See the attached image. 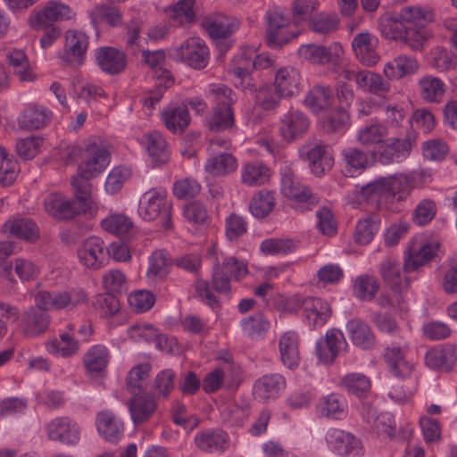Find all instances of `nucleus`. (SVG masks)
Listing matches in <instances>:
<instances>
[{
    "mask_svg": "<svg viewBox=\"0 0 457 457\" xmlns=\"http://www.w3.org/2000/svg\"><path fill=\"white\" fill-rule=\"evenodd\" d=\"M87 300L88 295L86 291L79 287L70 290L38 292L35 295V303L37 309L30 307L22 313L19 322V328L26 337H37L45 333L49 326V315L45 311H73L86 303Z\"/></svg>",
    "mask_w": 457,
    "mask_h": 457,
    "instance_id": "obj_1",
    "label": "nucleus"
},
{
    "mask_svg": "<svg viewBox=\"0 0 457 457\" xmlns=\"http://www.w3.org/2000/svg\"><path fill=\"white\" fill-rule=\"evenodd\" d=\"M416 186L412 174L378 178L361 187L360 195L366 203L380 209L397 211V203L405 201Z\"/></svg>",
    "mask_w": 457,
    "mask_h": 457,
    "instance_id": "obj_2",
    "label": "nucleus"
},
{
    "mask_svg": "<svg viewBox=\"0 0 457 457\" xmlns=\"http://www.w3.org/2000/svg\"><path fill=\"white\" fill-rule=\"evenodd\" d=\"M111 154L106 145L99 138L86 140V152L78 167V175L71 179L75 196L84 204L90 202V179L97 177L109 165Z\"/></svg>",
    "mask_w": 457,
    "mask_h": 457,
    "instance_id": "obj_3",
    "label": "nucleus"
},
{
    "mask_svg": "<svg viewBox=\"0 0 457 457\" xmlns=\"http://www.w3.org/2000/svg\"><path fill=\"white\" fill-rule=\"evenodd\" d=\"M378 29L381 36L391 41L403 42L413 50H420L426 40L423 32L411 29L399 19V12H386L378 19Z\"/></svg>",
    "mask_w": 457,
    "mask_h": 457,
    "instance_id": "obj_4",
    "label": "nucleus"
},
{
    "mask_svg": "<svg viewBox=\"0 0 457 457\" xmlns=\"http://www.w3.org/2000/svg\"><path fill=\"white\" fill-rule=\"evenodd\" d=\"M166 189L162 187L151 188L140 197L137 212L146 221L161 218L162 227L168 230L171 228V202L167 198Z\"/></svg>",
    "mask_w": 457,
    "mask_h": 457,
    "instance_id": "obj_5",
    "label": "nucleus"
},
{
    "mask_svg": "<svg viewBox=\"0 0 457 457\" xmlns=\"http://www.w3.org/2000/svg\"><path fill=\"white\" fill-rule=\"evenodd\" d=\"M266 42L271 48H280L299 35L290 24V19L281 7H274L267 11Z\"/></svg>",
    "mask_w": 457,
    "mask_h": 457,
    "instance_id": "obj_6",
    "label": "nucleus"
},
{
    "mask_svg": "<svg viewBox=\"0 0 457 457\" xmlns=\"http://www.w3.org/2000/svg\"><path fill=\"white\" fill-rule=\"evenodd\" d=\"M281 192L292 201V208L300 212L312 210L319 203V198L312 189L302 184L290 170L281 175Z\"/></svg>",
    "mask_w": 457,
    "mask_h": 457,
    "instance_id": "obj_7",
    "label": "nucleus"
},
{
    "mask_svg": "<svg viewBox=\"0 0 457 457\" xmlns=\"http://www.w3.org/2000/svg\"><path fill=\"white\" fill-rule=\"evenodd\" d=\"M248 274V263L245 260L235 256L225 257L221 263L213 268L212 286L219 293L230 290V280H241Z\"/></svg>",
    "mask_w": 457,
    "mask_h": 457,
    "instance_id": "obj_8",
    "label": "nucleus"
},
{
    "mask_svg": "<svg viewBox=\"0 0 457 457\" xmlns=\"http://www.w3.org/2000/svg\"><path fill=\"white\" fill-rule=\"evenodd\" d=\"M440 248V243L436 240H428L423 237H416L409 243L404 254V272L417 270L431 262Z\"/></svg>",
    "mask_w": 457,
    "mask_h": 457,
    "instance_id": "obj_9",
    "label": "nucleus"
},
{
    "mask_svg": "<svg viewBox=\"0 0 457 457\" xmlns=\"http://www.w3.org/2000/svg\"><path fill=\"white\" fill-rule=\"evenodd\" d=\"M92 200L88 204H84L76 196L75 200L65 197L61 193H51L44 201L46 212L52 217L58 220H71L81 212L91 209Z\"/></svg>",
    "mask_w": 457,
    "mask_h": 457,
    "instance_id": "obj_10",
    "label": "nucleus"
},
{
    "mask_svg": "<svg viewBox=\"0 0 457 457\" xmlns=\"http://www.w3.org/2000/svg\"><path fill=\"white\" fill-rule=\"evenodd\" d=\"M410 347L407 342L392 343L383 353V359L390 373L398 378H409L414 369V364L409 360Z\"/></svg>",
    "mask_w": 457,
    "mask_h": 457,
    "instance_id": "obj_11",
    "label": "nucleus"
},
{
    "mask_svg": "<svg viewBox=\"0 0 457 457\" xmlns=\"http://www.w3.org/2000/svg\"><path fill=\"white\" fill-rule=\"evenodd\" d=\"M330 450L341 457H361L364 448L356 436L338 428H329L325 436Z\"/></svg>",
    "mask_w": 457,
    "mask_h": 457,
    "instance_id": "obj_12",
    "label": "nucleus"
},
{
    "mask_svg": "<svg viewBox=\"0 0 457 457\" xmlns=\"http://www.w3.org/2000/svg\"><path fill=\"white\" fill-rule=\"evenodd\" d=\"M311 121L300 110L291 108L284 113L278 124V132L282 139L292 143L301 138L309 129Z\"/></svg>",
    "mask_w": 457,
    "mask_h": 457,
    "instance_id": "obj_13",
    "label": "nucleus"
},
{
    "mask_svg": "<svg viewBox=\"0 0 457 457\" xmlns=\"http://www.w3.org/2000/svg\"><path fill=\"white\" fill-rule=\"evenodd\" d=\"M347 347L348 344L343 332L337 328H330L324 337L317 341L316 356L320 362L326 365L331 364L338 354Z\"/></svg>",
    "mask_w": 457,
    "mask_h": 457,
    "instance_id": "obj_14",
    "label": "nucleus"
},
{
    "mask_svg": "<svg viewBox=\"0 0 457 457\" xmlns=\"http://www.w3.org/2000/svg\"><path fill=\"white\" fill-rule=\"evenodd\" d=\"M176 58L186 62L195 69H204L209 59V50L205 42L197 37L186 39L179 47L173 50Z\"/></svg>",
    "mask_w": 457,
    "mask_h": 457,
    "instance_id": "obj_15",
    "label": "nucleus"
},
{
    "mask_svg": "<svg viewBox=\"0 0 457 457\" xmlns=\"http://www.w3.org/2000/svg\"><path fill=\"white\" fill-rule=\"evenodd\" d=\"M300 154L308 161L312 173L316 176L325 174L334 164L330 147L323 144H307L300 149Z\"/></svg>",
    "mask_w": 457,
    "mask_h": 457,
    "instance_id": "obj_16",
    "label": "nucleus"
},
{
    "mask_svg": "<svg viewBox=\"0 0 457 457\" xmlns=\"http://www.w3.org/2000/svg\"><path fill=\"white\" fill-rule=\"evenodd\" d=\"M47 438L67 445H76L80 440V429L69 417H58L46 426Z\"/></svg>",
    "mask_w": 457,
    "mask_h": 457,
    "instance_id": "obj_17",
    "label": "nucleus"
},
{
    "mask_svg": "<svg viewBox=\"0 0 457 457\" xmlns=\"http://www.w3.org/2000/svg\"><path fill=\"white\" fill-rule=\"evenodd\" d=\"M74 15L75 12L69 5L58 1H50L30 18L29 23L32 28L40 29L55 21L71 20Z\"/></svg>",
    "mask_w": 457,
    "mask_h": 457,
    "instance_id": "obj_18",
    "label": "nucleus"
},
{
    "mask_svg": "<svg viewBox=\"0 0 457 457\" xmlns=\"http://www.w3.org/2000/svg\"><path fill=\"white\" fill-rule=\"evenodd\" d=\"M78 258L79 262L87 269H101L107 260L104 241L98 237L85 239L78 248Z\"/></svg>",
    "mask_w": 457,
    "mask_h": 457,
    "instance_id": "obj_19",
    "label": "nucleus"
},
{
    "mask_svg": "<svg viewBox=\"0 0 457 457\" xmlns=\"http://www.w3.org/2000/svg\"><path fill=\"white\" fill-rule=\"evenodd\" d=\"M415 145V137L412 133L405 137H392L386 144L381 145L379 151V161L383 164L401 162L407 159Z\"/></svg>",
    "mask_w": 457,
    "mask_h": 457,
    "instance_id": "obj_20",
    "label": "nucleus"
},
{
    "mask_svg": "<svg viewBox=\"0 0 457 457\" xmlns=\"http://www.w3.org/2000/svg\"><path fill=\"white\" fill-rule=\"evenodd\" d=\"M378 45V37L368 30L357 33L352 40V48L356 58L367 67L374 66L379 61Z\"/></svg>",
    "mask_w": 457,
    "mask_h": 457,
    "instance_id": "obj_21",
    "label": "nucleus"
},
{
    "mask_svg": "<svg viewBox=\"0 0 457 457\" xmlns=\"http://www.w3.org/2000/svg\"><path fill=\"white\" fill-rule=\"evenodd\" d=\"M273 85L282 96L291 98L301 90V73L290 65L279 67L275 71Z\"/></svg>",
    "mask_w": 457,
    "mask_h": 457,
    "instance_id": "obj_22",
    "label": "nucleus"
},
{
    "mask_svg": "<svg viewBox=\"0 0 457 457\" xmlns=\"http://www.w3.org/2000/svg\"><path fill=\"white\" fill-rule=\"evenodd\" d=\"M95 59L99 69L109 75L122 72L127 66V57L117 48L104 46L95 51Z\"/></svg>",
    "mask_w": 457,
    "mask_h": 457,
    "instance_id": "obj_23",
    "label": "nucleus"
},
{
    "mask_svg": "<svg viewBox=\"0 0 457 457\" xmlns=\"http://www.w3.org/2000/svg\"><path fill=\"white\" fill-rule=\"evenodd\" d=\"M286 378L278 373L263 375L258 378L253 387V395L259 401L278 398L286 389Z\"/></svg>",
    "mask_w": 457,
    "mask_h": 457,
    "instance_id": "obj_24",
    "label": "nucleus"
},
{
    "mask_svg": "<svg viewBox=\"0 0 457 457\" xmlns=\"http://www.w3.org/2000/svg\"><path fill=\"white\" fill-rule=\"evenodd\" d=\"M302 309L303 320L312 329L323 327L331 315L328 303L317 297L303 299Z\"/></svg>",
    "mask_w": 457,
    "mask_h": 457,
    "instance_id": "obj_25",
    "label": "nucleus"
},
{
    "mask_svg": "<svg viewBox=\"0 0 457 457\" xmlns=\"http://www.w3.org/2000/svg\"><path fill=\"white\" fill-rule=\"evenodd\" d=\"M88 47V37L79 30L70 29L65 35L63 62L69 64L80 65Z\"/></svg>",
    "mask_w": 457,
    "mask_h": 457,
    "instance_id": "obj_26",
    "label": "nucleus"
},
{
    "mask_svg": "<svg viewBox=\"0 0 457 457\" xmlns=\"http://www.w3.org/2000/svg\"><path fill=\"white\" fill-rule=\"evenodd\" d=\"M399 19L411 29L423 32L421 29L434 21L435 11L428 5H406L399 10Z\"/></svg>",
    "mask_w": 457,
    "mask_h": 457,
    "instance_id": "obj_27",
    "label": "nucleus"
},
{
    "mask_svg": "<svg viewBox=\"0 0 457 457\" xmlns=\"http://www.w3.org/2000/svg\"><path fill=\"white\" fill-rule=\"evenodd\" d=\"M162 120L172 133L183 132L190 124L191 117L186 104H170L161 112Z\"/></svg>",
    "mask_w": 457,
    "mask_h": 457,
    "instance_id": "obj_28",
    "label": "nucleus"
},
{
    "mask_svg": "<svg viewBox=\"0 0 457 457\" xmlns=\"http://www.w3.org/2000/svg\"><path fill=\"white\" fill-rule=\"evenodd\" d=\"M128 402L131 420L136 426L148 421L157 409V403L154 396L144 395H133Z\"/></svg>",
    "mask_w": 457,
    "mask_h": 457,
    "instance_id": "obj_29",
    "label": "nucleus"
},
{
    "mask_svg": "<svg viewBox=\"0 0 457 457\" xmlns=\"http://www.w3.org/2000/svg\"><path fill=\"white\" fill-rule=\"evenodd\" d=\"M67 330L61 333L60 338H54L46 343V351L53 355L68 358L75 355L79 350V343L74 337L75 326L67 325Z\"/></svg>",
    "mask_w": 457,
    "mask_h": 457,
    "instance_id": "obj_30",
    "label": "nucleus"
},
{
    "mask_svg": "<svg viewBox=\"0 0 457 457\" xmlns=\"http://www.w3.org/2000/svg\"><path fill=\"white\" fill-rule=\"evenodd\" d=\"M278 351L281 362L290 370L300 363L299 337L294 331H287L278 339Z\"/></svg>",
    "mask_w": 457,
    "mask_h": 457,
    "instance_id": "obj_31",
    "label": "nucleus"
},
{
    "mask_svg": "<svg viewBox=\"0 0 457 457\" xmlns=\"http://www.w3.org/2000/svg\"><path fill=\"white\" fill-rule=\"evenodd\" d=\"M419 67V62L415 58L400 54L385 63L383 74L389 81L397 80L416 73Z\"/></svg>",
    "mask_w": 457,
    "mask_h": 457,
    "instance_id": "obj_32",
    "label": "nucleus"
},
{
    "mask_svg": "<svg viewBox=\"0 0 457 457\" xmlns=\"http://www.w3.org/2000/svg\"><path fill=\"white\" fill-rule=\"evenodd\" d=\"M346 331L352 343L362 350H370L376 345V337L370 327L361 319L350 320L346 323Z\"/></svg>",
    "mask_w": 457,
    "mask_h": 457,
    "instance_id": "obj_33",
    "label": "nucleus"
},
{
    "mask_svg": "<svg viewBox=\"0 0 457 457\" xmlns=\"http://www.w3.org/2000/svg\"><path fill=\"white\" fill-rule=\"evenodd\" d=\"M237 19L222 14L205 18L204 26L212 38H225L238 29Z\"/></svg>",
    "mask_w": 457,
    "mask_h": 457,
    "instance_id": "obj_34",
    "label": "nucleus"
},
{
    "mask_svg": "<svg viewBox=\"0 0 457 457\" xmlns=\"http://www.w3.org/2000/svg\"><path fill=\"white\" fill-rule=\"evenodd\" d=\"M96 422L99 434L106 441L116 443L122 437L124 432L123 423L112 412H99Z\"/></svg>",
    "mask_w": 457,
    "mask_h": 457,
    "instance_id": "obj_35",
    "label": "nucleus"
},
{
    "mask_svg": "<svg viewBox=\"0 0 457 457\" xmlns=\"http://www.w3.org/2000/svg\"><path fill=\"white\" fill-rule=\"evenodd\" d=\"M380 273L385 283L395 292L407 288L409 280L401 273V264L395 259L387 257L380 264Z\"/></svg>",
    "mask_w": 457,
    "mask_h": 457,
    "instance_id": "obj_36",
    "label": "nucleus"
},
{
    "mask_svg": "<svg viewBox=\"0 0 457 457\" xmlns=\"http://www.w3.org/2000/svg\"><path fill=\"white\" fill-rule=\"evenodd\" d=\"M142 143L154 163L163 164L169 161V146L160 132L152 131L145 135Z\"/></svg>",
    "mask_w": 457,
    "mask_h": 457,
    "instance_id": "obj_37",
    "label": "nucleus"
},
{
    "mask_svg": "<svg viewBox=\"0 0 457 457\" xmlns=\"http://www.w3.org/2000/svg\"><path fill=\"white\" fill-rule=\"evenodd\" d=\"M4 232L9 231L10 235L14 237L34 242L39 237V228L37 224L30 219L17 218L7 220L4 226Z\"/></svg>",
    "mask_w": 457,
    "mask_h": 457,
    "instance_id": "obj_38",
    "label": "nucleus"
},
{
    "mask_svg": "<svg viewBox=\"0 0 457 457\" xmlns=\"http://www.w3.org/2000/svg\"><path fill=\"white\" fill-rule=\"evenodd\" d=\"M241 183L247 187H260L270 179V170L262 162H251L242 165Z\"/></svg>",
    "mask_w": 457,
    "mask_h": 457,
    "instance_id": "obj_39",
    "label": "nucleus"
},
{
    "mask_svg": "<svg viewBox=\"0 0 457 457\" xmlns=\"http://www.w3.org/2000/svg\"><path fill=\"white\" fill-rule=\"evenodd\" d=\"M237 160L231 154H214L206 160L204 170L214 177H225L237 169Z\"/></svg>",
    "mask_w": 457,
    "mask_h": 457,
    "instance_id": "obj_40",
    "label": "nucleus"
},
{
    "mask_svg": "<svg viewBox=\"0 0 457 457\" xmlns=\"http://www.w3.org/2000/svg\"><path fill=\"white\" fill-rule=\"evenodd\" d=\"M52 119V112L40 105L28 106L19 119L21 128L38 129L46 126Z\"/></svg>",
    "mask_w": 457,
    "mask_h": 457,
    "instance_id": "obj_41",
    "label": "nucleus"
},
{
    "mask_svg": "<svg viewBox=\"0 0 457 457\" xmlns=\"http://www.w3.org/2000/svg\"><path fill=\"white\" fill-rule=\"evenodd\" d=\"M149 266L146 278L152 282L164 279L170 273L171 261L169 253L164 250H155L149 256Z\"/></svg>",
    "mask_w": 457,
    "mask_h": 457,
    "instance_id": "obj_42",
    "label": "nucleus"
},
{
    "mask_svg": "<svg viewBox=\"0 0 457 457\" xmlns=\"http://www.w3.org/2000/svg\"><path fill=\"white\" fill-rule=\"evenodd\" d=\"M110 352L104 345L91 346L83 356V365L88 373H100L110 361Z\"/></svg>",
    "mask_w": 457,
    "mask_h": 457,
    "instance_id": "obj_43",
    "label": "nucleus"
},
{
    "mask_svg": "<svg viewBox=\"0 0 457 457\" xmlns=\"http://www.w3.org/2000/svg\"><path fill=\"white\" fill-rule=\"evenodd\" d=\"M456 361L452 347H435L425 355L426 365L431 370L449 371Z\"/></svg>",
    "mask_w": 457,
    "mask_h": 457,
    "instance_id": "obj_44",
    "label": "nucleus"
},
{
    "mask_svg": "<svg viewBox=\"0 0 457 457\" xmlns=\"http://www.w3.org/2000/svg\"><path fill=\"white\" fill-rule=\"evenodd\" d=\"M332 100L333 92L330 87L315 86L307 92L303 100V104L311 112L319 113L330 107Z\"/></svg>",
    "mask_w": 457,
    "mask_h": 457,
    "instance_id": "obj_45",
    "label": "nucleus"
},
{
    "mask_svg": "<svg viewBox=\"0 0 457 457\" xmlns=\"http://www.w3.org/2000/svg\"><path fill=\"white\" fill-rule=\"evenodd\" d=\"M316 408L319 414L322 417L341 420L345 415L346 403L342 396L332 393L322 396L319 400Z\"/></svg>",
    "mask_w": 457,
    "mask_h": 457,
    "instance_id": "obj_46",
    "label": "nucleus"
},
{
    "mask_svg": "<svg viewBox=\"0 0 457 457\" xmlns=\"http://www.w3.org/2000/svg\"><path fill=\"white\" fill-rule=\"evenodd\" d=\"M227 442L228 436L223 431L204 430L197 433L195 436L197 448L208 453L224 451Z\"/></svg>",
    "mask_w": 457,
    "mask_h": 457,
    "instance_id": "obj_47",
    "label": "nucleus"
},
{
    "mask_svg": "<svg viewBox=\"0 0 457 457\" xmlns=\"http://www.w3.org/2000/svg\"><path fill=\"white\" fill-rule=\"evenodd\" d=\"M419 88L422 99L428 103H440L443 99L445 84L438 78L427 75L420 79Z\"/></svg>",
    "mask_w": 457,
    "mask_h": 457,
    "instance_id": "obj_48",
    "label": "nucleus"
},
{
    "mask_svg": "<svg viewBox=\"0 0 457 457\" xmlns=\"http://www.w3.org/2000/svg\"><path fill=\"white\" fill-rule=\"evenodd\" d=\"M344 171L348 177H354L366 169L368 163L367 154L356 148L349 147L342 151Z\"/></svg>",
    "mask_w": 457,
    "mask_h": 457,
    "instance_id": "obj_49",
    "label": "nucleus"
},
{
    "mask_svg": "<svg viewBox=\"0 0 457 457\" xmlns=\"http://www.w3.org/2000/svg\"><path fill=\"white\" fill-rule=\"evenodd\" d=\"M8 60L13 69L14 75L18 77L21 82H33L37 79L24 51L12 50L8 55Z\"/></svg>",
    "mask_w": 457,
    "mask_h": 457,
    "instance_id": "obj_50",
    "label": "nucleus"
},
{
    "mask_svg": "<svg viewBox=\"0 0 457 457\" xmlns=\"http://www.w3.org/2000/svg\"><path fill=\"white\" fill-rule=\"evenodd\" d=\"M379 224L380 219L377 214L368 215L359 220L354 232L355 243L361 245L370 244L378 231Z\"/></svg>",
    "mask_w": 457,
    "mask_h": 457,
    "instance_id": "obj_51",
    "label": "nucleus"
},
{
    "mask_svg": "<svg viewBox=\"0 0 457 457\" xmlns=\"http://www.w3.org/2000/svg\"><path fill=\"white\" fill-rule=\"evenodd\" d=\"M388 135L387 128L382 123H372L362 127L356 135L361 145L372 146L383 144Z\"/></svg>",
    "mask_w": 457,
    "mask_h": 457,
    "instance_id": "obj_52",
    "label": "nucleus"
},
{
    "mask_svg": "<svg viewBox=\"0 0 457 457\" xmlns=\"http://www.w3.org/2000/svg\"><path fill=\"white\" fill-rule=\"evenodd\" d=\"M340 386L348 393L355 395L358 397H361L370 390L371 382L366 375L359 372H353L348 373L342 378Z\"/></svg>",
    "mask_w": 457,
    "mask_h": 457,
    "instance_id": "obj_53",
    "label": "nucleus"
},
{
    "mask_svg": "<svg viewBox=\"0 0 457 457\" xmlns=\"http://www.w3.org/2000/svg\"><path fill=\"white\" fill-rule=\"evenodd\" d=\"M270 326V321L261 312L244 318L241 320V328L244 334L253 339L263 337Z\"/></svg>",
    "mask_w": 457,
    "mask_h": 457,
    "instance_id": "obj_54",
    "label": "nucleus"
},
{
    "mask_svg": "<svg viewBox=\"0 0 457 457\" xmlns=\"http://www.w3.org/2000/svg\"><path fill=\"white\" fill-rule=\"evenodd\" d=\"M89 17L95 26L106 22L112 27H116L121 24L122 19L118 7L107 4L95 6L89 12Z\"/></svg>",
    "mask_w": 457,
    "mask_h": 457,
    "instance_id": "obj_55",
    "label": "nucleus"
},
{
    "mask_svg": "<svg viewBox=\"0 0 457 457\" xmlns=\"http://www.w3.org/2000/svg\"><path fill=\"white\" fill-rule=\"evenodd\" d=\"M101 225L104 230L120 237L129 236L133 230L132 220L121 213H115L106 217L102 220Z\"/></svg>",
    "mask_w": 457,
    "mask_h": 457,
    "instance_id": "obj_56",
    "label": "nucleus"
},
{
    "mask_svg": "<svg viewBox=\"0 0 457 457\" xmlns=\"http://www.w3.org/2000/svg\"><path fill=\"white\" fill-rule=\"evenodd\" d=\"M173 85L170 71H162V78L158 77L154 88L150 89L143 98L145 107L153 109L160 103L165 91Z\"/></svg>",
    "mask_w": 457,
    "mask_h": 457,
    "instance_id": "obj_57",
    "label": "nucleus"
},
{
    "mask_svg": "<svg viewBox=\"0 0 457 457\" xmlns=\"http://www.w3.org/2000/svg\"><path fill=\"white\" fill-rule=\"evenodd\" d=\"M151 366L148 363L135 365L129 371L126 388L131 395H138L143 390V383L148 378Z\"/></svg>",
    "mask_w": 457,
    "mask_h": 457,
    "instance_id": "obj_58",
    "label": "nucleus"
},
{
    "mask_svg": "<svg viewBox=\"0 0 457 457\" xmlns=\"http://www.w3.org/2000/svg\"><path fill=\"white\" fill-rule=\"evenodd\" d=\"M298 54L301 58L315 64H326L332 61L330 48L315 44L301 46Z\"/></svg>",
    "mask_w": 457,
    "mask_h": 457,
    "instance_id": "obj_59",
    "label": "nucleus"
},
{
    "mask_svg": "<svg viewBox=\"0 0 457 457\" xmlns=\"http://www.w3.org/2000/svg\"><path fill=\"white\" fill-rule=\"evenodd\" d=\"M127 334L129 339L137 343H149L158 340V343L161 344L164 338L163 336L159 334L157 328L147 323H137L130 326L127 330Z\"/></svg>",
    "mask_w": 457,
    "mask_h": 457,
    "instance_id": "obj_60",
    "label": "nucleus"
},
{
    "mask_svg": "<svg viewBox=\"0 0 457 457\" xmlns=\"http://www.w3.org/2000/svg\"><path fill=\"white\" fill-rule=\"evenodd\" d=\"M379 289L378 279L374 276H358L353 284V295L361 300H372Z\"/></svg>",
    "mask_w": 457,
    "mask_h": 457,
    "instance_id": "obj_61",
    "label": "nucleus"
},
{
    "mask_svg": "<svg viewBox=\"0 0 457 457\" xmlns=\"http://www.w3.org/2000/svg\"><path fill=\"white\" fill-rule=\"evenodd\" d=\"M275 199L271 192L261 190L254 195L250 203L252 214L259 219L266 217L273 209Z\"/></svg>",
    "mask_w": 457,
    "mask_h": 457,
    "instance_id": "obj_62",
    "label": "nucleus"
},
{
    "mask_svg": "<svg viewBox=\"0 0 457 457\" xmlns=\"http://www.w3.org/2000/svg\"><path fill=\"white\" fill-rule=\"evenodd\" d=\"M349 124V115L343 108L333 110L321 121L324 131L328 133L344 132Z\"/></svg>",
    "mask_w": 457,
    "mask_h": 457,
    "instance_id": "obj_63",
    "label": "nucleus"
},
{
    "mask_svg": "<svg viewBox=\"0 0 457 457\" xmlns=\"http://www.w3.org/2000/svg\"><path fill=\"white\" fill-rule=\"evenodd\" d=\"M102 284L107 293L119 295L127 290L126 275L120 270H110L103 274Z\"/></svg>",
    "mask_w": 457,
    "mask_h": 457,
    "instance_id": "obj_64",
    "label": "nucleus"
}]
</instances>
